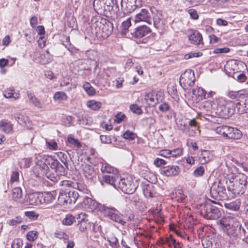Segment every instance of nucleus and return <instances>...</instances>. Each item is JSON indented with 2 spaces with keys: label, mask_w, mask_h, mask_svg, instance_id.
I'll list each match as a JSON object with an SVG mask.
<instances>
[{
  "label": "nucleus",
  "mask_w": 248,
  "mask_h": 248,
  "mask_svg": "<svg viewBox=\"0 0 248 248\" xmlns=\"http://www.w3.org/2000/svg\"><path fill=\"white\" fill-rule=\"evenodd\" d=\"M207 105L208 107L217 109L220 115L224 116H229L234 113L235 111L238 113L242 114L248 112V94L243 93L238 102L235 104L234 108L232 102L226 101L222 97L215 98L212 102H204V106Z\"/></svg>",
  "instance_id": "obj_1"
},
{
  "label": "nucleus",
  "mask_w": 248,
  "mask_h": 248,
  "mask_svg": "<svg viewBox=\"0 0 248 248\" xmlns=\"http://www.w3.org/2000/svg\"><path fill=\"white\" fill-rule=\"evenodd\" d=\"M139 184L138 179L133 176H129L126 178H122L119 176L111 186L116 189H120L124 193L130 194L135 191Z\"/></svg>",
  "instance_id": "obj_2"
},
{
  "label": "nucleus",
  "mask_w": 248,
  "mask_h": 248,
  "mask_svg": "<svg viewBox=\"0 0 248 248\" xmlns=\"http://www.w3.org/2000/svg\"><path fill=\"white\" fill-rule=\"evenodd\" d=\"M248 177L244 174L237 175L235 180L228 181V192L230 198H234L237 195L243 194L246 190L248 183Z\"/></svg>",
  "instance_id": "obj_3"
},
{
  "label": "nucleus",
  "mask_w": 248,
  "mask_h": 248,
  "mask_svg": "<svg viewBox=\"0 0 248 248\" xmlns=\"http://www.w3.org/2000/svg\"><path fill=\"white\" fill-rule=\"evenodd\" d=\"M227 180H221L214 182L210 188V194L211 196L219 200H227L230 197V193H227L228 191Z\"/></svg>",
  "instance_id": "obj_4"
},
{
  "label": "nucleus",
  "mask_w": 248,
  "mask_h": 248,
  "mask_svg": "<svg viewBox=\"0 0 248 248\" xmlns=\"http://www.w3.org/2000/svg\"><path fill=\"white\" fill-rule=\"evenodd\" d=\"M219 225L222 230L227 235L235 238L238 222L234 218L230 216L224 217L220 219Z\"/></svg>",
  "instance_id": "obj_5"
},
{
  "label": "nucleus",
  "mask_w": 248,
  "mask_h": 248,
  "mask_svg": "<svg viewBox=\"0 0 248 248\" xmlns=\"http://www.w3.org/2000/svg\"><path fill=\"white\" fill-rule=\"evenodd\" d=\"M82 157L81 160H84V162L85 164L83 165V173L85 177L88 180H92L96 176V173L94 170L93 168L89 165L91 164L93 165H96L98 163L97 158L94 156H80Z\"/></svg>",
  "instance_id": "obj_6"
},
{
  "label": "nucleus",
  "mask_w": 248,
  "mask_h": 248,
  "mask_svg": "<svg viewBox=\"0 0 248 248\" xmlns=\"http://www.w3.org/2000/svg\"><path fill=\"white\" fill-rule=\"evenodd\" d=\"M217 133L229 139H239L242 137L241 132L237 128L221 125L215 129Z\"/></svg>",
  "instance_id": "obj_7"
},
{
  "label": "nucleus",
  "mask_w": 248,
  "mask_h": 248,
  "mask_svg": "<svg viewBox=\"0 0 248 248\" xmlns=\"http://www.w3.org/2000/svg\"><path fill=\"white\" fill-rule=\"evenodd\" d=\"M101 171L104 173H108L103 177V181L111 185L119 176L118 171L117 169L112 167L107 162L102 163Z\"/></svg>",
  "instance_id": "obj_8"
},
{
  "label": "nucleus",
  "mask_w": 248,
  "mask_h": 248,
  "mask_svg": "<svg viewBox=\"0 0 248 248\" xmlns=\"http://www.w3.org/2000/svg\"><path fill=\"white\" fill-rule=\"evenodd\" d=\"M195 77L191 70H186L182 73L180 77V84L185 90L192 87L195 82Z\"/></svg>",
  "instance_id": "obj_9"
},
{
  "label": "nucleus",
  "mask_w": 248,
  "mask_h": 248,
  "mask_svg": "<svg viewBox=\"0 0 248 248\" xmlns=\"http://www.w3.org/2000/svg\"><path fill=\"white\" fill-rule=\"evenodd\" d=\"M202 214H203L204 218L207 219H216L220 215V211L218 208L210 204H206L202 210Z\"/></svg>",
  "instance_id": "obj_10"
},
{
  "label": "nucleus",
  "mask_w": 248,
  "mask_h": 248,
  "mask_svg": "<svg viewBox=\"0 0 248 248\" xmlns=\"http://www.w3.org/2000/svg\"><path fill=\"white\" fill-rule=\"evenodd\" d=\"M83 204L84 208L90 212H97L101 210V204L92 199L86 197L83 200Z\"/></svg>",
  "instance_id": "obj_11"
},
{
  "label": "nucleus",
  "mask_w": 248,
  "mask_h": 248,
  "mask_svg": "<svg viewBox=\"0 0 248 248\" xmlns=\"http://www.w3.org/2000/svg\"><path fill=\"white\" fill-rule=\"evenodd\" d=\"M53 160L52 156H36L35 158V166L42 167L44 169H48Z\"/></svg>",
  "instance_id": "obj_12"
},
{
  "label": "nucleus",
  "mask_w": 248,
  "mask_h": 248,
  "mask_svg": "<svg viewBox=\"0 0 248 248\" xmlns=\"http://www.w3.org/2000/svg\"><path fill=\"white\" fill-rule=\"evenodd\" d=\"M134 21L136 23L140 22H145L150 24L151 18L149 11L145 9H142L140 12L137 14L135 16Z\"/></svg>",
  "instance_id": "obj_13"
},
{
  "label": "nucleus",
  "mask_w": 248,
  "mask_h": 248,
  "mask_svg": "<svg viewBox=\"0 0 248 248\" xmlns=\"http://www.w3.org/2000/svg\"><path fill=\"white\" fill-rule=\"evenodd\" d=\"M50 167L54 170L58 175L64 176L66 174V165L61 164L58 160L53 159Z\"/></svg>",
  "instance_id": "obj_14"
},
{
  "label": "nucleus",
  "mask_w": 248,
  "mask_h": 248,
  "mask_svg": "<svg viewBox=\"0 0 248 248\" xmlns=\"http://www.w3.org/2000/svg\"><path fill=\"white\" fill-rule=\"evenodd\" d=\"M160 173L166 176L177 175L180 172L179 168L177 166H168L160 169Z\"/></svg>",
  "instance_id": "obj_15"
},
{
  "label": "nucleus",
  "mask_w": 248,
  "mask_h": 248,
  "mask_svg": "<svg viewBox=\"0 0 248 248\" xmlns=\"http://www.w3.org/2000/svg\"><path fill=\"white\" fill-rule=\"evenodd\" d=\"M151 32V30L145 26L139 27L131 32L132 37L140 38L147 35Z\"/></svg>",
  "instance_id": "obj_16"
},
{
  "label": "nucleus",
  "mask_w": 248,
  "mask_h": 248,
  "mask_svg": "<svg viewBox=\"0 0 248 248\" xmlns=\"http://www.w3.org/2000/svg\"><path fill=\"white\" fill-rule=\"evenodd\" d=\"M235 237L239 238L248 244V228H245L241 225H239L236 229Z\"/></svg>",
  "instance_id": "obj_17"
},
{
  "label": "nucleus",
  "mask_w": 248,
  "mask_h": 248,
  "mask_svg": "<svg viewBox=\"0 0 248 248\" xmlns=\"http://www.w3.org/2000/svg\"><path fill=\"white\" fill-rule=\"evenodd\" d=\"M144 100L148 107H154L158 102V98L155 93L150 92L145 95Z\"/></svg>",
  "instance_id": "obj_18"
},
{
  "label": "nucleus",
  "mask_w": 248,
  "mask_h": 248,
  "mask_svg": "<svg viewBox=\"0 0 248 248\" xmlns=\"http://www.w3.org/2000/svg\"><path fill=\"white\" fill-rule=\"evenodd\" d=\"M189 125L190 126L188 130V134L189 136L194 137L200 135V130L199 129L198 123L195 119L189 121Z\"/></svg>",
  "instance_id": "obj_19"
},
{
  "label": "nucleus",
  "mask_w": 248,
  "mask_h": 248,
  "mask_svg": "<svg viewBox=\"0 0 248 248\" xmlns=\"http://www.w3.org/2000/svg\"><path fill=\"white\" fill-rule=\"evenodd\" d=\"M188 38L192 44L196 45H203L202 35L197 31H193L189 35Z\"/></svg>",
  "instance_id": "obj_20"
},
{
  "label": "nucleus",
  "mask_w": 248,
  "mask_h": 248,
  "mask_svg": "<svg viewBox=\"0 0 248 248\" xmlns=\"http://www.w3.org/2000/svg\"><path fill=\"white\" fill-rule=\"evenodd\" d=\"M97 26H99L103 32L102 36L108 37L113 31V25L110 23L102 24L101 22L97 23Z\"/></svg>",
  "instance_id": "obj_21"
},
{
  "label": "nucleus",
  "mask_w": 248,
  "mask_h": 248,
  "mask_svg": "<svg viewBox=\"0 0 248 248\" xmlns=\"http://www.w3.org/2000/svg\"><path fill=\"white\" fill-rule=\"evenodd\" d=\"M13 117L19 124L28 127L30 126V125H29L30 121L28 116L19 113H16L14 114Z\"/></svg>",
  "instance_id": "obj_22"
},
{
  "label": "nucleus",
  "mask_w": 248,
  "mask_h": 248,
  "mask_svg": "<svg viewBox=\"0 0 248 248\" xmlns=\"http://www.w3.org/2000/svg\"><path fill=\"white\" fill-rule=\"evenodd\" d=\"M48 169H44L42 167H40L38 166H35L33 169V172L36 177H42L45 174L46 176L50 179L52 181H55L56 178L53 177L51 178L48 175V172H47Z\"/></svg>",
  "instance_id": "obj_23"
},
{
  "label": "nucleus",
  "mask_w": 248,
  "mask_h": 248,
  "mask_svg": "<svg viewBox=\"0 0 248 248\" xmlns=\"http://www.w3.org/2000/svg\"><path fill=\"white\" fill-rule=\"evenodd\" d=\"M142 191L144 196L147 198H152L155 195L154 186L152 184L143 185Z\"/></svg>",
  "instance_id": "obj_24"
},
{
  "label": "nucleus",
  "mask_w": 248,
  "mask_h": 248,
  "mask_svg": "<svg viewBox=\"0 0 248 248\" xmlns=\"http://www.w3.org/2000/svg\"><path fill=\"white\" fill-rule=\"evenodd\" d=\"M101 208L100 212L105 217H108L109 219L111 218L115 212H118V211L113 207L103 205L102 206H101Z\"/></svg>",
  "instance_id": "obj_25"
},
{
  "label": "nucleus",
  "mask_w": 248,
  "mask_h": 248,
  "mask_svg": "<svg viewBox=\"0 0 248 248\" xmlns=\"http://www.w3.org/2000/svg\"><path fill=\"white\" fill-rule=\"evenodd\" d=\"M28 202L31 205H39L42 201L40 195L38 193H30L28 196Z\"/></svg>",
  "instance_id": "obj_26"
},
{
  "label": "nucleus",
  "mask_w": 248,
  "mask_h": 248,
  "mask_svg": "<svg viewBox=\"0 0 248 248\" xmlns=\"http://www.w3.org/2000/svg\"><path fill=\"white\" fill-rule=\"evenodd\" d=\"M3 95L6 98H13L15 99H18L20 97L19 92L16 91L13 87L6 89L3 92Z\"/></svg>",
  "instance_id": "obj_27"
},
{
  "label": "nucleus",
  "mask_w": 248,
  "mask_h": 248,
  "mask_svg": "<svg viewBox=\"0 0 248 248\" xmlns=\"http://www.w3.org/2000/svg\"><path fill=\"white\" fill-rule=\"evenodd\" d=\"M52 60V56L47 50L44 53L41 54L38 60H36V61L41 64H45L50 62Z\"/></svg>",
  "instance_id": "obj_28"
},
{
  "label": "nucleus",
  "mask_w": 248,
  "mask_h": 248,
  "mask_svg": "<svg viewBox=\"0 0 248 248\" xmlns=\"http://www.w3.org/2000/svg\"><path fill=\"white\" fill-rule=\"evenodd\" d=\"M0 128L6 133H11L13 132V125L10 122L2 120L0 122Z\"/></svg>",
  "instance_id": "obj_29"
},
{
  "label": "nucleus",
  "mask_w": 248,
  "mask_h": 248,
  "mask_svg": "<svg viewBox=\"0 0 248 248\" xmlns=\"http://www.w3.org/2000/svg\"><path fill=\"white\" fill-rule=\"evenodd\" d=\"M241 205V202L239 200H236L233 202L225 203V207L231 210L232 211H238Z\"/></svg>",
  "instance_id": "obj_30"
},
{
  "label": "nucleus",
  "mask_w": 248,
  "mask_h": 248,
  "mask_svg": "<svg viewBox=\"0 0 248 248\" xmlns=\"http://www.w3.org/2000/svg\"><path fill=\"white\" fill-rule=\"evenodd\" d=\"M135 4L133 5L132 2H129L126 4V12L127 13H132L137 7H140L142 5L141 0H134Z\"/></svg>",
  "instance_id": "obj_31"
},
{
  "label": "nucleus",
  "mask_w": 248,
  "mask_h": 248,
  "mask_svg": "<svg viewBox=\"0 0 248 248\" xmlns=\"http://www.w3.org/2000/svg\"><path fill=\"white\" fill-rule=\"evenodd\" d=\"M237 66L236 62L233 61H231L228 62L226 65L225 66V69L226 71L228 72L230 74L232 73H235L237 72Z\"/></svg>",
  "instance_id": "obj_32"
},
{
  "label": "nucleus",
  "mask_w": 248,
  "mask_h": 248,
  "mask_svg": "<svg viewBox=\"0 0 248 248\" xmlns=\"http://www.w3.org/2000/svg\"><path fill=\"white\" fill-rule=\"evenodd\" d=\"M59 204L63 205L69 204V197H68L67 192H61L58 199Z\"/></svg>",
  "instance_id": "obj_33"
},
{
  "label": "nucleus",
  "mask_w": 248,
  "mask_h": 248,
  "mask_svg": "<svg viewBox=\"0 0 248 248\" xmlns=\"http://www.w3.org/2000/svg\"><path fill=\"white\" fill-rule=\"evenodd\" d=\"M28 97L30 103H32L35 107L39 108H43L41 103L35 97L34 95L31 92H28Z\"/></svg>",
  "instance_id": "obj_34"
},
{
  "label": "nucleus",
  "mask_w": 248,
  "mask_h": 248,
  "mask_svg": "<svg viewBox=\"0 0 248 248\" xmlns=\"http://www.w3.org/2000/svg\"><path fill=\"white\" fill-rule=\"evenodd\" d=\"M86 105L88 108L93 110H99L102 106V103L100 102L94 100L88 101Z\"/></svg>",
  "instance_id": "obj_35"
},
{
  "label": "nucleus",
  "mask_w": 248,
  "mask_h": 248,
  "mask_svg": "<svg viewBox=\"0 0 248 248\" xmlns=\"http://www.w3.org/2000/svg\"><path fill=\"white\" fill-rule=\"evenodd\" d=\"M12 196L13 200L19 202L22 196V189L18 187L13 188L12 191Z\"/></svg>",
  "instance_id": "obj_36"
},
{
  "label": "nucleus",
  "mask_w": 248,
  "mask_h": 248,
  "mask_svg": "<svg viewBox=\"0 0 248 248\" xmlns=\"http://www.w3.org/2000/svg\"><path fill=\"white\" fill-rule=\"evenodd\" d=\"M56 193L55 191L48 192L45 193L43 195V200L44 203H51L55 199Z\"/></svg>",
  "instance_id": "obj_37"
},
{
  "label": "nucleus",
  "mask_w": 248,
  "mask_h": 248,
  "mask_svg": "<svg viewBox=\"0 0 248 248\" xmlns=\"http://www.w3.org/2000/svg\"><path fill=\"white\" fill-rule=\"evenodd\" d=\"M131 24L130 18H129L125 21L123 22L121 26V33L123 35H126L128 32V29L131 26Z\"/></svg>",
  "instance_id": "obj_38"
},
{
  "label": "nucleus",
  "mask_w": 248,
  "mask_h": 248,
  "mask_svg": "<svg viewBox=\"0 0 248 248\" xmlns=\"http://www.w3.org/2000/svg\"><path fill=\"white\" fill-rule=\"evenodd\" d=\"M117 213L115 212L110 219L121 225H124L126 222L125 219L123 218L122 215L118 214Z\"/></svg>",
  "instance_id": "obj_39"
},
{
  "label": "nucleus",
  "mask_w": 248,
  "mask_h": 248,
  "mask_svg": "<svg viewBox=\"0 0 248 248\" xmlns=\"http://www.w3.org/2000/svg\"><path fill=\"white\" fill-rule=\"evenodd\" d=\"M193 94L196 96H198L201 99L206 98V92L202 88L196 87L192 91Z\"/></svg>",
  "instance_id": "obj_40"
},
{
  "label": "nucleus",
  "mask_w": 248,
  "mask_h": 248,
  "mask_svg": "<svg viewBox=\"0 0 248 248\" xmlns=\"http://www.w3.org/2000/svg\"><path fill=\"white\" fill-rule=\"evenodd\" d=\"M244 92L229 91L226 95L231 99L236 100L238 102Z\"/></svg>",
  "instance_id": "obj_41"
},
{
  "label": "nucleus",
  "mask_w": 248,
  "mask_h": 248,
  "mask_svg": "<svg viewBox=\"0 0 248 248\" xmlns=\"http://www.w3.org/2000/svg\"><path fill=\"white\" fill-rule=\"evenodd\" d=\"M67 194L69 199V204L75 203L79 196L78 193L76 191H70L67 192Z\"/></svg>",
  "instance_id": "obj_42"
},
{
  "label": "nucleus",
  "mask_w": 248,
  "mask_h": 248,
  "mask_svg": "<svg viewBox=\"0 0 248 248\" xmlns=\"http://www.w3.org/2000/svg\"><path fill=\"white\" fill-rule=\"evenodd\" d=\"M53 98L59 101H66L68 99V96L63 92H57L54 93Z\"/></svg>",
  "instance_id": "obj_43"
},
{
  "label": "nucleus",
  "mask_w": 248,
  "mask_h": 248,
  "mask_svg": "<svg viewBox=\"0 0 248 248\" xmlns=\"http://www.w3.org/2000/svg\"><path fill=\"white\" fill-rule=\"evenodd\" d=\"M67 142L69 144L78 149L80 148L82 146L78 140L74 138L71 135H69L67 137Z\"/></svg>",
  "instance_id": "obj_44"
},
{
  "label": "nucleus",
  "mask_w": 248,
  "mask_h": 248,
  "mask_svg": "<svg viewBox=\"0 0 248 248\" xmlns=\"http://www.w3.org/2000/svg\"><path fill=\"white\" fill-rule=\"evenodd\" d=\"M182 153V150L177 148L173 150H162L159 155H168L171 154V155H180Z\"/></svg>",
  "instance_id": "obj_45"
},
{
  "label": "nucleus",
  "mask_w": 248,
  "mask_h": 248,
  "mask_svg": "<svg viewBox=\"0 0 248 248\" xmlns=\"http://www.w3.org/2000/svg\"><path fill=\"white\" fill-rule=\"evenodd\" d=\"M102 227L99 222H95L93 223L92 232L94 234V237L98 236L101 232Z\"/></svg>",
  "instance_id": "obj_46"
},
{
  "label": "nucleus",
  "mask_w": 248,
  "mask_h": 248,
  "mask_svg": "<svg viewBox=\"0 0 248 248\" xmlns=\"http://www.w3.org/2000/svg\"><path fill=\"white\" fill-rule=\"evenodd\" d=\"M83 88L89 95H93L95 93L94 89L89 82H85L83 85Z\"/></svg>",
  "instance_id": "obj_47"
},
{
  "label": "nucleus",
  "mask_w": 248,
  "mask_h": 248,
  "mask_svg": "<svg viewBox=\"0 0 248 248\" xmlns=\"http://www.w3.org/2000/svg\"><path fill=\"white\" fill-rule=\"evenodd\" d=\"M202 245L204 248H212L213 239L209 237H206L202 240Z\"/></svg>",
  "instance_id": "obj_48"
},
{
  "label": "nucleus",
  "mask_w": 248,
  "mask_h": 248,
  "mask_svg": "<svg viewBox=\"0 0 248 248\" xmlns=\"http://www.w3.org/2000/svg\"><path fill=\"white\" fill-rule=\"evenodd\" d=\"M46 146L47 149L51 150H57L58 149V146L57 143L54 140L47 141L45 139Z\"/></svg>",
  "instance_id": "obj_49"
},
{
  "label": "nucleus",
  "mask_w": 248,
  "mask_h": 248,
  "mask_svg": "<svg viewBox=\"0 0 248 248\" xmlns=\"http://www.w3.org/2000/svg\"><path fill=\"white\" fill-rule=\"evenodd\" d=\"M75 221V218L71 215H67L62 220V223L65 225H71Z\"/></svg>",
  "instance_id": "obj_50"
},
{
  "label": "nucleus",
  "mask_w": 248,
  "mask_h": 248,
  "mask_svg": "<svg viewBox=\"0 0 248 248\" xmlns=\"http://www.w3.org/2000/svg\"><path fill=\"white\" fill-rule=\"evenodd\" d=\"M183 191L181 190H178L175 192L176 197H174V194H172L171 198L172 199L175 198L176 200L179 202H182L185 199V195L183 194Z\"/></svg>",
  "instance_id": "obj_51"
},
{
  "label": "nucleus",
  "mask_w": 248,
  "mask_h": 248,
  "mask_svg": "<svg viewBox=\"0 0 248 248\" xmlns=\"http://www.w3.org/2000/svg\"><path fill=\"white\" fill-rule=\"evenodd\" d=\"M38 237V232L35 231H30L27 234V239L30 241H33Z\"/></svg>",
  "instance_id": "obj_52"
},
{
  "label": "nucleus",
  "mask_w": 248,
  "mask_h": 248,
  "mask_svg": "<svg viewBox=\"0 0 248 248\" xmlns=\"http://www.w3.org/2000/svg\"><path fill=\"white\" fill-rule=\"evenodd\" d=\"M136 137L135 133L129 130L126 131L123 134L124 138L129 140H134Z\"/></svg>",
  "instance_id": "obj_53"
},
{
  "label": "nucleus",
  "mask_w": 248,
  "mask_h": 248,
  "mask_svg": "<svg viewBox=\"0 0 248 248\" xmlns=\"http://www.w3.org/2000/svg\"><path fill=\"white\" fill-rule=\"evenodd\" d=\"M87 225L88 224L87 221L82 218L80 221H79L77 226L80 232H83L86 230Z\"/></svg>",
  "instance_id": "obj_54"
},
{
  "label": "nucleus",
  "mask_w": 248,
  "mask_h": 248,
  "mask_svg": "<svg viewBox=\"0 0 248 248\" xmlns=\"http://www.w3.org/2000/svg\"><path fill=\"white\" fill-rule=\"evenodd\" d=\"M165 24V20L161 19L158 17L155 18L154 20V25L156 28H163Z\"/></svg>",
  "instance_id": "obj_55"
},
{
  "label": "nucleus",
  "mask_w": 248,
  "mask_h": 248,
  "mask_svg": "<svg viewBox=\"0 0 248 248\" xmlns=\"http://www.w3.org/2000/svg\"><path fill=\"white\" fill-rule=\"evenodd\" d=\"M130 109L134 113L137 114H141L142 110L140 107L137 104H132L130 106Z\"/></svg>",
  "instance_id": "obj_56"
},
{
  "label": "nucleus",
  "mask_w": 248,
  "mask_h": 248,
  "mask_svg": "<svg viewBox=\"0 0 248 248\" xmlns=\"http://www.w3.org/2000/svg\"><path fill=\"white\" fill-rule=\"evenodd\" d=\"M204 173V168L202 166L198 167L194 171L193 175L195 177H201L203 175Z\"/></svg>",
  "instance_id": "obj_57"
},
{
  "label": "nucleus",
  "mask_w": 248,
  "mask_h": 248,
  "mask_svg": "<svg viewBox=\"0 0 248 248\" xmlns=\"http://www.w3.org/2000/svg\"><path fill=\"white\" fill-rule=\"evenodd\" d=\"M22 240L19 238L15 239L12 244V248H22Z\"/></svg>",
  "instance_id": "obj_58"
},
{
  "label": "nucleus",
  "mask_w": 248,
  "mask_h": 248,
  "mask_svg": "<svg viewBox=\"0 0 248 248\" xmlns=\"http://www.w3.org/2000/svg\"><path fill=\"white\" fill-rule=\"evenodd\" d=\"M202 55V53L200 52H192L186 54L185 56L186 59H189L192 58L199 57Z\"/></svg>",
  "instance_id": "obj_59"
},
{
  "label": "nucleus",
  "mask_w": 248,
  "mask_h": 248,
  "mask_svg": "<svg viewBox=\"0 0 248 248\" xmlns=\"http://www.w3.org/2000/svg\"><path fill=\"white\" fill-rule=\"evenodd\" d=\"M175 242V240L172 238L171 235H170L163 240V243L168 245L169 247L173 246Z\"/></svg>",
  "instance_id": "obj_60"
},
{
  "label": "nucleus",
  "mask_w": 248,
  "mask_h": 248,
  "mask_svg": "<svg viewBox=\"0 0 248 248\" xmlns=\"http://www.w3.org/2000/svg\"><path fill=\"white\" fill-rule=\"evenodd\" d=\"M22 221V219L20 217H16L12 219L9 221V224L11 226L16 225L20 223Z\"/></svg>",
  "instance_id": "obj_61"
},
{
  "label": "nucleus",
  "mask_w": 248,
  "mask_h": 248,
  "mask_svg": "<svg viewBox=\"0 0 248 248\" xmlns=\"http://www.w3.org/2000/svg\"><path fill=\"white\" fill-rule=\"evenodd\" d=\"M63 46L69 50L72 55L77 53L79 51L78 49L74 46L72 44L68 46V45H66L65 44H63Z\"/></svg>",
  "instance_id": "obj_62"
},
{
  "label": "nucleus",
  "mask_w": 248,
  "mask_h": 248,
  "mask_svg": "<svg viewBox=\"0 0 248 248\" xmlns=\"http://www.w3.org/2000/svg\"><path fill=\"white\" fill-rule=\"evenodd\" d=\"M25 215L29 218L33 220L36 219L38 217V215L34 211H26L25 212Z\"/></svg>",
  "instance_id": "obj_63"
},
{
  "label": "nucleus",
  "mask_w": 248,
  "mask_h": 248,
  "mask_svg": "<svg viewBox=\"0 0 248 248\" xmlns=\"http://www.w3.org/2000/svg\"><path fill=\"white\" fill-rule=\"evenodd\" d=\"M125 118V115L124 113L121 112L118 113L114 119V121L117 123H121L122 121L124 120V119Z\"/></svg>",
  "instance_id": "obj_64"
}]
</instances>
